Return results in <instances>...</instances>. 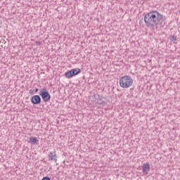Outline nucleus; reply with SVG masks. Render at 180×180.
<instances>
[{"label":"nucleus","instance_id":"nucleus-4","mask_svg":"<svg viewBox=\"0 0 180 180\" xmlns=\"http://www.w3.org/2000/svg\"><path fill=\"white\" fill-rule=\"evenodd\" d=\"M79 72H81V69L75 68V69H72L71 70L67 72L65 74V76L66 77V78H72V77H74L75 75H78V74H79Z\"/></svg>","mask_w":180,"mask_h":180},{"label":"nucleus","instance_id":"nucleus-5","mask_svg":"<svg viewBox=\"0 0 180 180\" xmlns=\"http://www.w3.org/2000/svg\"><path fill=\"white\" fill-rule=\"evenodd\" d=\"M47 157L48 161H53V162H57V153L56 151L49 152Z\"/></svg>","mask_w":180,"mask_h":180},{"label":"nucleus","instance_id":"nucleus-6","mask_svg":"<svg viewBox=\"0 0 180 180\" xmlns=\"http://www.w3.org/2000/svg\"><path fill=\"white\" fill-rule=\"evenodd\" d=\"M31 102L33 103V105H39V103L41 102V98H40V96L39 95L33 96L31 98Z\"/></svg>","mask_w":180,"mask_h":180},{"label":"nucleus","instance_id":"nucleus-14","mask_svg":"<svg viewBox=\"0 0 180 180\" xmlns=\"http://www.w3.org/2000/svg\"><path fill=\"white\" fill-rule=\"evenodd\" d=\"M37 92H39V89H35V94H37Z\"/></svg>","mask_w":180,"mask_h":180},{"label":"nucleus","instance_id":"nucleus-1","mask_svg":"<svg viewBox=\"0 0 180 180\" xmlns=\"http://www.w3.org/2000/svg\"><path fill=\"white\" fill-rule=\"evenodd\" d=\"M164 17L157 11L147 13L144 16V22L147 27L154 29L160 25H162Z\"/></svg>","mask_w":180,"mask_h":180},{"label":"nucleus","instance_id":"nucleus-11","mask_svg":"<svg viewBox=\"0 0 180 180\" xmlns=\"http://www.w3.org/2000/svg\"><path fill=\"white\" fill-rule=\"evenodd\" d=\"M41 180H51V179H50V177L45 176V177H43Z\"/></svg>","mask_w":180,"mask_h":180},{"label":"nucleus","instance_id":"nucleus-13","mask_svg":"<svg viewBox=\"0 0 180 180\" xmlns=\"http://www.w3.org/2000/svg\"><path fill=\"white\" fill-rule=\"evenodd\" d=\"M30 94H33V90L30 89Z\"/></svg>","mask_w":180,"mask_h":180},{"label":"nucleus","instance_id":"nucleus-3","mask_svg":"<svg viewBox=\"0 0 180 180\" xmlns=\"http://www.w3.org/2000/svg\"><path fill=\"white\" fill-rule=\"evenodd\" d=\"M39 95L44 102H49L51 99V96L46 89H41Z\"/></svg>","mask_w":180,"mask_h":180},{"label":"nucleus","instance_id":"nucleus-9","mask_svg":"<svg viewBox=\"0 0 180 180\" xmlns=\"http://www.w3.org/2000/svg\"><path fill=\"white\" fill-rule=\"evenodd\" d=\"M97 103L98 105H102V103H103V100L101 96H98V98H97Z\"/></svg>","mask_w":180,"mask_h":180},{"label":"nucleus","instance_id":"nucleus-12","mask_svg":"<svg viewBox=\"0 0 180 180\" xmlns=\"http://www.w3.org/2000/svg\"><path fill=\"white\" fill-rule=\"evenodd\" d=\"M35 44H36V46H40V44H41V41H36L35 42Z\"/></svg>","mask_w":180,"mask_h":180},{"label":"nucleus","instance_id":"nucleus-7","mask_svg":"<svg viewBox=\"0 0 180 180\" xmlns=\"http://www.w3.org/2000/svg\"><path fill=\"white\" fill-rule=\"evenodd\" d=\"M143 173L147 175L148 174V171H150V164L144 163L142 167Z\"/></svg>","mask_w":180,"mask_h":180},{"label":"nucleus","instance_id":"nucleus-8","mask_svg":"<svg viewBox=\"0 0 180 180\" xmlns=\"http://www.w3.org/2000/svg\"><path fill=\"white\" fill-rule=\"evenodd\" d=\"M30 143L32 145L37 144V143H39V140H37V138L34 136H31L30 138Z\"/></svg>","mask_w":180,"mask_h":180},{"label":"nucleus","instance_id":"nucleus-2","mask_svg":"<svg viewBox=\"0 0 180 180\" xmlns=\"http://www.w3.org/2000/svg\"><path fill=\"white\" fill-rule=\"evenodd\" d=\"M133 85V79L129 75H125L120 79V86L121 88H130Z\"/></svg>","mask_w":180,"mask_h":180},{"label":"nucleus","instance_id":"nucleus-10","mask_svg":"<svg viewBox=\"0 0 180 180\" xmlns=\"http://www.w3.org/2000/svg\"><path fill=\"white\" fill-rule=\"evenodd\" d=\"M170 41H176V37H175V36H171L170 37Z\"/></svg>","mask_w":180,"mask_h":180}]
</instances>
